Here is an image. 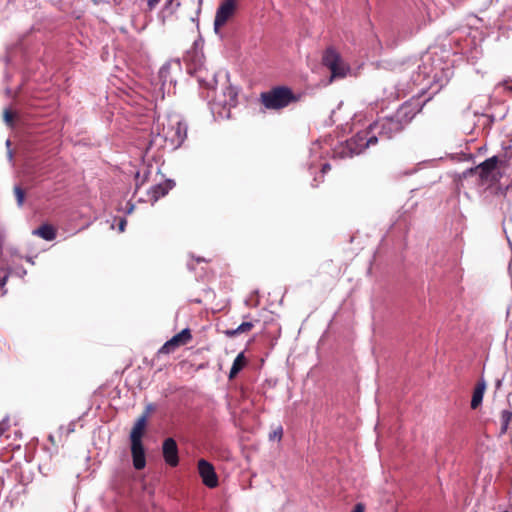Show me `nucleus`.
<instances>
[{"label":"nucleus","instance_id":"20","mask_svg":"<svg viewBox=\"0 0 512 512\" xmlns=\"http://www.w3.org/2000/svg\"><path fill=\"white\" fill-rule=\"evenodd\" d=\"M512 421V411L505 409L501 412V433L504 434L507 431L509 423Z\"/></svg>","mask_w":512,"mask_h":512},{"label":"nucleus","instance_id":"11","mask_svg":"<svg viewBox=\"0 0 512 512\" xmlns=\"http://www.w3.org/2000/svg\"><path fill=\"white\" fill-rule=\"evenodd\" d=\"M131 453L135 469H143L145 467L146 460L142 442H131Z\"/></svg>","mask_w":512,"mask_h":512},{"label":"nucleus","instance_id":"26","mask_svg":"<svg viewBox=\"0 0 512 512\" xmlns=\"http://www.w3.org/2000/svg\"><path fill=\"white\" fill-rule=\"evenodd\" d=\"M161 0H148L147 5L150 10H153Z\"/></svg>","mask_w":512,"mask_h":512},{"label":"nucleus","instance_id":"4","mask_svg":"<svg viewBox=\"0 0 512 512\" xmlns=\"http://www.w3.org/2000/svg\"><path fill=\"white\" fill-rule=\"evenodd\" d=\"M322 60L323 64L331 71L333 78H344L351 73L350 66L333 48H328L325 51Z\"/></svg>","mask_w":512,"mask_h":512},{"label":"nucleus","instance_id":"28","mask_svg":"<svg viewBox=\"0 0 512 512\" xmlns=\"http://www.w3.org/2000/svg\"><path fill=\"white\" fill-rule=\"evenodd\" d=\"M8 427V423L6 420H3L1 423H0V434H2Z\"/></svg>","mask_w":512,"mask_h":512},{"label":"nucleus","instance_id":"25","mask_svg":"<svg viewBox=\"0 0 512 512\" xmlns=\"http://www.w3.org/2000/svg\"><path fill=\"white\" fill-rule=\"evenodd\" d=\"M8 279V272L1 268L0 269V287H4Z\"/></svg>","mask_w":512,"mask_h":512},{"label":"nucleus","instance_id":"9","mask_svg":"<svg viewBox=\"0 0 512 512\" xmlns=\"http://www.w3.org/2000/svg\"><path fill=\"white\" fill-rule=\"evenodd\" d=\"M192 338L191 331L186 328L183 329L178 334L174 335L170 340H168L161 348V352L163 353H171L177 347L181 345L187 344Z\"/></svg>","mask_w":512,"mask_h":512},{"label":"nucleus","instance_id":"5","mask_svg":"<svg viewBox=\"0 0 512 512\" xmlns=\"http://www.w3.org/2000/svg\"><path fill=\"white\" fill-rule=\"evenodd\" d=\"M238 8V0H222L219 4L215 19L214 30L219 33L220 29L235 15Z\"/></svg>","mask_w":512,"mask_h":512},{"label":"nucleus","instance_id":"14","mask_svg":"<svg viewBox=\"0 0 512 512\" xmlns=\"http://www.w3.org/2000/svg\"><path fill=\"white\" fill-rule=\"evenodd\" d=\"M173 186L174 183L171 180L165 182L164 184L155 185L150 190L151 197L154 199V201H156L160 197L165 196L168 191L173 188Z\"/></svg>","mask_w":512,"mask_h":512},{"label":"nucleus","instance_id":"23","mask_svg":"<svg viewBox=\"0 0 512 512\" xmlns=\"http://www.w3.org/2000/svg\"><path fill=\"white\" fill-rule=\"evenodd\" d=\"M14 194H15L18 206L21 207L24 204V200H25V193H24L23 189L20 186H15Z\"/></svg>","mask_w":512,"mask_h":512},{"label":"nucleus","instance_id":"1","mask_svg":"<svg viewBox=\"0 0 512 512\" xmlns=\"http://www.w3.org/2000/svg\"><path fill=\"white\" fill-rule=\"evenodd\" d=\"M404 126L395 116L387 117L369 125L368 129L358 132L346 141L343 156H354L362 153L366 148L375 145L378 136L389 139L400 132Z\"/></svg>","mask_w":512,"mask_h":512},{"label":"nucleus","instance_id":"22","mask_svg":"<svg viewBox=\"0 0 512 512\" xmlns=\"http://www.w3.org/2000/svg\"><path fill=\"white\" fill-rule=\"evenodd\" d=\"M179 6H180L179 0H166V3L163 8V12L172 14L179 8Z\"/></svg>","mask_w":512,"mask_h":512},{"label":"nucleus","instance_id":"21","mask_svg":"<svg viewBox=\"0 0 512 512\" xmlns=\"http://www.w3.org/2000/svg\"><path fill=\"white\" fill-rule=\"evenodd\" d=\"M4 122L9 126L13 127L15 123L16 113H14L10 108H6L3 111Z\"/></svg>","mask_w":512,"mask_h":512},{"label":"nucleus","instance_id":"24","mask_svg":"<svg viewBox=\"0 0 512 512\" xmlns=\"http://www.w3.org/2000/svg\"><path fill=\"white\" fill-rule=\"evenodd\" d=\"M283 435V429L281 426H278L269 436L271 440L277 439L280 440Z\"/></svg>","mask_w":512,"mask_h":512},{"label":"nucleus","instance_id":"6","mask_svg":"<svg viewBox=\"0 0 512 512\" xmlns=\"http://www.w3.org/2000/svg\"><path fill=\"white\" fill-rule=\"evenodd\" d=\"M499 159L497 156H492L486 159L484 162L476 166L475 168H471L465 172V175L478 173L479 177L484 182H490L497 179L496 177V168L498 165Z\"/></svg>","mask_w":512,"mask_h":512},{"label":"nucleus","instance_id":"27","mask_svg":"<svg viewBox=\"0 0 512 512\" xmlns=\"http://www.w3.org/2000/svg\"><path fill=\"white\" fill-rule=\"evenodd\" d=\"M351 512H364V505L361 503L356 504Z\"/></svg>","mask_w":512,"mask_h":512},{"label":"nucleus","instance_id":"19","mask_svg":"<svg viewBox=\"0 0 512 512\" xmlns=\"http://www.w3.org/2000/svg\"><path fill=\"white\" fill-rule=\"evenodd\" d=\"M172 64H174L178 68H180V66H181L179 60H175L173 62H167L166 64H164L159 70V77L163 80V83H165L168 80L169 71H170Z\"/></svg>","mask_w":512,"mask_h":512},{"label":"nucleus","instance_id":"3","mask_svg":"<svg viewBox=\"0 0 512 512\" xmlns=\"http://www.w3.org/2000/svg\"><path fill=\"white\" fill-rule=\"evenodd\" d=\"M295 100L292 91L287 87H276L261 94V101L267 109H282Z\"/></svg>","mask_w":512,"mask_h":512},{"label":"nucleus","instance_id":"30","mask_svg":"<svg viewBox=\"0 0 512 512\" xmlns=\"http://www.w3.org/2000/svg\"><path fill=\"white\" fill-rule=\"evenodd\" d=\"M328 170H330V165L328 163H326L322 166V172L325 173Z\"/></svg>","mask_w":512,"mask_h":512},{"label":"nucleus","instance_id":"13","mask_svg":"<svg viewBox=\"0 0 512 512\" xmlns=\"http://www.w3.org/2000/svg\"><path fill=\"white\" fill-rule=\"evenodd\" d=\"M485 390L486 381L484 379H480L473 390V395L471 399L472 409H477L481 405Z\"/></svg>","mask_w":512,"mask_h":512},{"label":"nucleus","instance_id":"15","mask_svg":"<svg viewBox=\"0 0 512 512\" xmlns=\"http://www.w3.org/2000/svg\"><path fill=\"white\" fill-rule=\"evenodd\" d=\"M34 235H37L47 241H51L55 238L56 233L52 226L44 224L33 231Z\"/></svg>","mask_w":512,"mask_h":512},{"label":"nucleus","instance_id":"17","mask_svg":"<svg viewBox=\"0 0 512 512\" xmlns=\"http://www.w3.org/2000/svg\"><path fill=\"white\" fill-rule=\"evenodd\" d=\"M254 327L252 322H243L235 329H229L225 331L228 337H235L239 334L249 332Z\"/></svg>","mask_w":512,"mask_h":512},{"label":"nucleus","instance_id":"12","mask_svg":"<svg viewBox=\"0 0 512 512\" xmlns=\"http://www.w3.org/2000/svg\"><path fill=\"white\" fill-rule=\"evenodd\" d=\"M146 422L147 415H142L140 418H138L130 433L131 442H142L141 439L146 427Z\"/></svg>","mask_w":512,"mask_h":512},{"label":"nucleus","instance_id":"18","mask_svg":"<svg viewBox=\"0 0 512 512\" xmlns=\"http://www.w3.org/2000/svg\"><path fill=\"white\" fill-rule=\"evenodd\" d=\"M224 95L226 97V99L223 101L224 106L232 107L236 105L237 91L233 87H226Z\"/></svg>","mask_w":512,"mask_h":512},{"label":"nucleus","instance_id":"7","mask_svg":"<svg viewBox=\"0 0 512 512\" xmlns=\"http://www.w3.org/2000/svg\"><path fill=\"white\" fill-rule=\"evenodd\" d=\"M422 106L418 101H408L402 104L394 116L403 125H407L421 111Z\"/></svg>","mask_w":512,"mask_h":512},{"label":"nucleus","instance_id":"8","mask_svg":"<svg viewBox=\"0 0 512 512\" xmlns=\"http://www.w3.org/2000/svg\"><path fill=\"white\" fill-rule=\"evenodd\" d=\"M197 466L203 484L208 488L217 487L219 482L214 466L205 459H200Z\"/></svg>","mask_w":512,"mask_h":512},{"label":"nucleus","instance_id":"29","mask_svg":"<svg viewBox=\"0 0 512 512\" xmlns=\"http://www.w3.org/2000/svg\"><path fill=\"white\" fill-rule=\"evenodd\" d=\"M126 220L122 219L119 223V230L123 232L125 230Z\"/></svg>","mask_w":512,"mask_h":512},{"label":"nucleus","instance_id":"16","mask_svg":"<svg viewBox=\"0 0 512 512\" xmlns=\"http://www.w3.org/2000/svg\"><path fill=\"white\" fill-rule=\"evenodd\" d=\"M246 365V358L244 356V353L241 352L237 355L235 358L232 367L230 369L229 378L233 379L236 377V375L244 368Z\"/></svg>","mask_w":512,"mask_h":512},{"label":"nucleus","instance_id":"2","mask_svg":"<svg viewBox=\"0 0 512 512\" xmlns=\"http://www.w3.org/2000/svg\"><path fill=\"white\" fill-rule=\"evenodd\" d=\"M161 125L162 132L158 134L174 148L180 147L187 137L186 123H184L179 116L172 115L163 121Z\"/></svg>","mask_w":512,"mask_h":512},{"label":"nucleus","instance_id":"10","mask_svg":"<svg viewBox=\"0 0 512 512\" xmlns=\"http://www.w3.org/2000/svg\"><path fill=\"white\" fill-rule=\"evenodd\" d=\"M162 452H163L164 460L168 465H170L172 467H175L178 465V463H179L178 447H177L176 441L173 438H167L164 440L163 446H162Z\"/></svg>","mask_w":512,"mask_h":512}]
</instances>
